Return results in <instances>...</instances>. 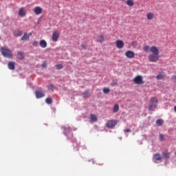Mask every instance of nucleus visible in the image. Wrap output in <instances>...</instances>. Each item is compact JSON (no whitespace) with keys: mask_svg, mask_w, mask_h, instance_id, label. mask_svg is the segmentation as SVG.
<instances>
[{"mask_svg":"<svg viewBox=\"0 0 176 176\" xmlns=\"http://www.w3.org/2000/svg\"><path fill=\"white\" fill-rule=\"evenodd\" d=\"M42 67H43V68H46V67H47V64H46V63H43L42 64Z\"/></svg>","mask_w":176,"mask_h":176,"instance_id":"obj_37","label":"nucleus"},{"mask_svg":"<svg viewBox=\"0 0 176 176\" xmlns=\"http://www.w3.org/2000/svg\"><path fill=\"white\" fill-rule=\"evenodd\" d=\"M150 102L151 103L148 106V111H153L155 108H157V102H159L157 98L156 97L151 98Z\"/></svg>","mask_w":176,"mask_h":176,"instance_id":"obj_3","label":"nucleus"},{"mask_svg":"<svg viewBox=\"0 0 176 176\" xmlns=\"http://www.w3.org/2000/svg\"><path fill=\"white\" fill-rule=\"evenodd\" d=\"M159 138H160V140L161 142L164 141V135H163V134H160V135H159Z\"/></svg>","mask_w":176,"mask_h":176,"instance_id":"obj_33","label":"nucleus"},{"mask_svg":"<svg viewBox=\"0 0 176 176\" xmlns=\"http://www.w3.org/2000/svg\"><path fill=\"white\" fill-rule=\"evenodd\" d=\"M96 42H99V43H102V42H105V38L104 37V35L98 36Z\"/></svg>","mask_w":176,"mask_h":176,"instance_id":"obj_14","label":"nucleus"},{"mask_svg":"<svg viewBox=\"0 0 176 176\" xmlns=\"http://www.w3.org/2000/svg\"><path fill=\"white\" fill-rule=\"evenodd\" d=\"M13 34L14 36H21V35H23V31L20 30H16L14 31Z\"/></svg>","mask_w":176,"mask_h":176,"instance_id":"obj_13","label":"nucleus"},{"mask_svg":"<svg viewBox=\"0 0 176 176\" xmlns=\"http://www.w3.org/2000/svg\"><path fill=\"white\" fill-rule=\"evenodd\" d=\"M153 16H154V14L152 12H148L147 14V19L148 20H152V19H153Z\"/></svg>","mask_w":176,"mask_h":176,"instance_id":"obj_27","label":"nucleus"},{"mask_svg":"<svg viewBox=\"0 0 176 176\" xmlns=\"http://www.w3.org/2000/svg\"><path fill=\"white\" fill-rule=\"evenodd\" d=\"M33 46H34L35 47H36V46H38V45H39V42L38 41H34L32 43Z\"/></svg>","mask_w":176,"mask_h":176,"instance_id":"obj_35","label":"nucleus"},{"mask_svg":"<svg viewBox=\"0 0 176 176\" xmlns=\"http://www.w3.org/2000/svg\"><path fill=\"white\" fill-rule=\"evenodd\" d=\"M90 95V90H87L82 93V96L84 98H87Z\"/></svg>","mask_w":176,"mask_h":176,"instance_id":"obj_19","label":"nucleus"},{"mask_svg":"<svg viewBox=\"0 0 176 176\" xmlns=\"http://www.w3.org/2000/svg\"><path fill=\"white\" fill-rule=\"evenodd\" d=\"M35 95L36 98H42L45 97V93L42 91V88H38V90H36Z\"/></svg>","mask_w":176,"mask_h":176,"instance_id":"obj_7","label":"nucleus"},{"mask_svg":"<svg viewBox=\"0 0 176 176\" xmlns=\"http://www.w3.org/2000/svg\"><path fill=\"white\" fill-rule=\"evenodd\" d=\"M71 131H72V129L70 127L65 128L64 133L65 134V135L67 137L69 140H71L72 137H74V135L72 134V133H71Z\"/></svg>","mask_w":176,"mask_h":176,"instance_id":"obj_6","label":"nucleus"},{"mask_svg":"<svg viewBox=\"0 0 176 176\" xmlns=\"http://www.w3.org/2000/svg\"><path fill=\"white\" fill-rule=\"evenodd\" d=\"M133 82L135 83V85H142L145 83V82L143 80L142 76H137L133 78Z\"/></svg>","mask_w":176,"mask_h":176,"instance_id":"obj_5","label":"nucleus"},{"mask_svg":"<svg viewBox=\"0 0 176 176\" xmlns=\"http://www.w3.org/2000/svg\"><path fill=\"white\" fill-rule=\"evenodd\" d=\"M56 68L58 70L63 69V66L61 64H57V65H56Z\"/></svg>","mask_w":176,"mask_h":176,"instance_id":"obj_32","label":"nucleus"},{"mask_svg":"<svg viewBox=\"0 0 176 176\" xmlns=\"http://www.w3.org/2000/svg\"><path fill=\"white\" fill-rule=\"evenodd\" d=\"M163 123H164V121L162 119H158L156 121V124H157V126H163Z\"/></svg>","mask_w":176,"mask_h":176,"instance_id":"obj_23","label":"nucleus"},{"mask_svg":"<svg viewBox=\"0 0 176 176\" xmlns=\"http://www.w3.org/2000/svg\"><path fill=\"white\" fill-rule=\"evenodd\" d=\"M17 57H18L19 60H24V58H25L24 52H17Z\"/></svg>","mask_w":176,"mask_h":176,"instance_id":"obj_17","label":"nucleus"},{"mask_svg":"<svg viewBox=\"0 0 176 176\" xmlns=\"http://www.w3.org/2000/svg\"><path fill=\"white\" fill-rule=\"evenodd\" d=\"M174 111L176 112V105L174 107Z\"/></svg>","mask_w":176,"mask_h":176,"instance_id":"obj_40","label":"nucleus"},{"mask_svg":"<svg viewBox=\"0 0 176 176\" xmlns=\"http://www.w3.org/2000/svg\"><path fill=\"white\" fill-rule=\"evenodd\" d=\"M124 46V43L122 40H118L116 41V47L118 49H123Z\"/></svg>","mask_w":176,"mask_h":176,"instance_id":"obj_10","label":"nucleus"},{"mask_svg":"<svg viewBox=\"0 0 176 176\" xmlns=\"http://www.w3.org/2000/svg\"><path fill=\"white\" fill-rule=\"evenodd\" d=\"M172 79H176V76H173Z\"/></svg>","mask_w":176,"mask_h":176,"instance_id":"obj_39","label":"nucleus"},{"mask_svg":"<svg viewBox=\"0 0 176 176\" xmlns=\"http://www.w3.org/2000/svg\"><path fill=\"white\" fill-rule=\"evenodd\" d=\"M21 41H30V35L25 32L23 36L21 37Z\"/></svg>","mask_w":176,"mask_h":176,"instance_id":"obj_16","label":"nucleus"},{"mask_svg":"<svg viewBox=\"0 0 176 176\" xmlns=\"http://www.w3.org/2000/svg\"><path fill=\"white\" fill-rule=\"evenodd\" d=\"M81 47H82V49H84V50L87 49V46L86 45H85V44H82L81 45Z\"/></svg>","mask_w":176,"mask_h":176,"instance_id":"obj_36","label":"nucleus"},{"mask_svg":"<svg viewBox=\"0 0 176 176\" xmlns=\"http://www.w3.org/2000/svg\"><path fill=\"white\" fill-rule=\"evenodd\" d=\"M143 50L146 53H148L149 52V50H151V48L149 47V45H145L143 47Z\"/></svg>","mask_w":176,"mask_h":176,"instance_id":"obj_28","label":"nucleus"},{"mask_svg":"<svg viewBox=\"0 0 176 176\" xmlns=\"http://www.w3.org/2000/svg\"><path fill=\"white\" fill-rule=\"evenodd\" d=\"M118 111H119V104H116L113 107V112L114 113H116V112H118Z\"/></svg>","mask_w":176,"mask_h":176,"instance_id":"obj_25","label":"nucleus"},{"mask_svg":"<svg viewBox=\"0 0 176 176\" xmlns=\"http://www.w3.org/2000/svg\"><path fill=\"white\" fill-rule=\"evenodd\" d=\"M19 16H25V10H24L23 8L19 10Z\"/></svg>","mask_w":176,"mask_h":176,"instance_id":"obj_24","label":"nucleus"},{"mask_svg":"<svg viewBox=\"0 0 176 176\" xmlns=\"http://www.w3.org/2000/svg\"><path fill=\"white\" fill-rule=\"evenodd\" d=\"M45 102L46 104H52V102H53V99H52V98H47L45 99Z\"/></svg>","mask_w":176,"mask_h":176,"instance_id":"obj_29","label":"nucleus"},{"mask_svg":"<svg viewBox=\"0 0 176 176\" xmlns=\"http://www.w3.org/2000/svg\"><path fill=\"white\" fill-rule=\"evenodd\" d=\"M47 89L48 90H52V91H53L54 90V85H53V84H50L47 85Z\"/></svg>","mask_w":176,"mask_h":176,"instance_id":"obj_31","label":"nucleus"},{"mask_svg":"<svg viewBox=\"0 0 176 176\" xmlns=\"http://www.w3.org/2000/svg\"><path fill=\"white\" fill-rule=\"evenodd\" d=\"M15 65L16 63H14V61H10L8 63V67L10 69L13 70L14 69V68H16Z\"/></svg>","mask_w":176,"mask_h":176,"instance_id":"obj_12","label":"nucleus"},{"mask_svg":"<svg viewBox=\"0 0 176 176\" xmlns=\"http://www.w3.org/2000/svg\"><path fill=\"white\" fill-rule=\"evenodd\" d=\"M1 52L3 56H4L6 58H12V57H13V54H12V51L5 47H2L1 48Z\"/></svg>","mask_w":176,"mask_h":176,"instance_id":"obj_2","label":"nucleus"},{"mask_svg":"<svg viewBox=\"0 0 176 176\" xmlns=\"http://www.w3.org/2000/svg\"><path fill=\"white\" fill-rule=\"evenodd\" d=\"M60 38V32L58 30H55L52 34V41L53 42H57Z\"/></svg>","mask_w":176,"mask_h":176,"instance_id":"obj_8","label":"nucleus"},{"mask_svg":"<svg viewBox=\"0 0 176 176\" xmlns=\"http://www.w3.org/2000/svg\"><path fill=\"white\" fill-rule=\"evenodd\" d=\"M42 8L40 6H36L34 8V12L35 14H41L42 13Z\"/></svg>","mask_w":176,"mask_h":176,"instance_id":"obj_11","label":"nucleus"},{"mask_svg":"<svg viewBox=\"0 0 176 176\" xmlns=\"http://www.w3.org/2000/svg\"><path fill=\"white\" fill-rule=\"evenodd\" d=\"M162 156L165 159H170V153L164 151V152L162 153Z\"/></svg>","mask_w":176,"mask_h":176,"instance_id":"obj_21","label":"nucleus"},{"mask_svg":"<svg viewBox=\"0 0 176 176\" xmlns=\"http://www.w3.org/2000/svg\"><path fill=\"white\" fill-rule=\"evenodd\" d=\"M164 76H166L164 73H160L158 75L156 76V78L157 80H162V79H163Z\"/></svg>","mask_w":176,"mask_h":176,"instance_id":"obj_18","label":"nucleus"},{"mask_svg":"<svg viewBox=\"0 0 176 176\" xmlns=\"http://www.w3.org/2000/svg\"><path fill=\"white\" fill-rule=\"evenodd\" d=\"M40 46L43 49H45V47H47V43L45 40H41V41H40Z\"/></svg>","mask_w":176,"mask_h":176,"instance_id":"obj_15","label":"nucleus"},{"mask_svg":"<svg viewBox=\"0 0 176 176\" xmlns=\"http://www.w3.org/2000/svg\"><path fill=\"white\" fill-rule=\"evenodd\" d=\"M154 159H155V160H162V159H163V157L161 156V155H159V154H155V155H154Z\"/></svg>","mask_w":176,"mask_h":176,"instance_id":"obj_26","label":"nucleus"},{"mask_svg":"<svg viewBox=\"0 0 176 176\" xmlns=\"http://www.w3.org/2000/svg\"><path fill=\"white\" fill-rule=\"evenodd\" d=\"M109 91H111V89H109V88H108V87H105L103 89V93L104 94H108L109 93Z\"/></svg>","mask_w":176,"mask_h":176,"instance_id":"obj_30","label":"nucleus"},{"mask_svg":"<svg viewBox=\"0 0 176 176\" xmlns=\"http://www.w3.org/2000/svg\"><path fill=\"white\" fill-rule=\"evenodd\" d=\"M138 45V43H137V41H133L131 43V46H133V47H137Z\"/></svg>","mask_w":176,"mask_h":176,"instance_id":"obj_34","label":"nucleus"},{"mask_svg":"<svg viewBox=\"0 0 176 176\" xmlns=\"http://www.w3.org/2000/svg\"><path fill=\"white\" fill-rule=\"evenodd\" d=\"M97 120H98V119L97 118V116H96V115H91V122H97Z\"/></svg>","mask_w":176,"mask_h":176,"instance_id":"obj_20","label":"nucleus"},{"mask_svg":"<svg viewBox=\"0 0 176 176\" xmlns=\"http://www.w3.org/2000/svg\"><path fill=\"white\" fill-rule=\"evenodd\" d=\"M116 124H118V121L116 120H109L106 123V126L108 129H115V127H116Z\"/></svg>","mask_w":176,"mask_h":176,"instance_id":"obj_4","label":"nucleus"},{"mask_svg":"<svg viewBox=\"0 0 176 176\" xmlns=\"http://www.w3.org/2000/svg\"><path fill=\"white\" fill-rule=\"evenodd\" d=\"M126 3L128 6H134V1L133 0H127Z\"/></svg>","mask_w":176,"mask_h":176,"instance_id":"obj_22","label":"nucleus"},{"mask_svg":"<svg viewBox=\"0 0 176 176\" xmlns=\"http://www.w3.org/2000/svg\"><path fill=\"white\" fill-rule=\"evenodd\" d=\"M150 52H151L153 54L148 56L149 61H151V63H156V61H158L160 56H159V49H157V47L155 45L151 46Z\"/></svg>","mask_w":176,"mask_h":176,"instance_id":"obj_1","label":"nucleus"},{"mask_svg":"<svg viewBox=\"0 0 176 176\" xmlns=\"http://www.w3.org/2000/svg\"><path fill=\"white\" fill-rule=\"evenodd\" d=\"M131 131L130 129H124V133H130Z\"/></svg>","mask_w":176,"mask_h":176,"instance_id":"obj_38","label":"nucleus"},{"mask_svg":"<svg viewBox=\"0 0 176 176\" xmlns=\"http://www.w3.org/2000/svg\"><path fill=\"white\" fill-rule=\"evenodd\" d=\"M125 56L128 58H134V57L135 56V54L134 53V52L129 50L125 52Z\"/></svg>","mask_w":176,"mask_h":176,"instance_id":"obj_9","label":"nucleus"}]
</instances>
